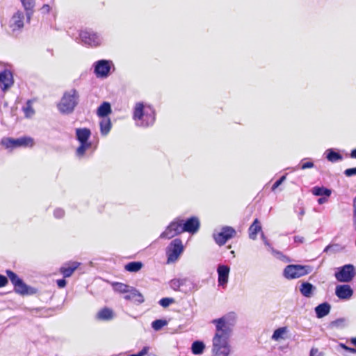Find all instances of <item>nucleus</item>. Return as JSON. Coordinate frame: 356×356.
Returning <instances> with one entry per match:
<instances>
[{"instance_id":"f257e3e1","label":"nucleus","mask_w":356,"mask_h":356,"mask_svg":"<svg viewBox=\"0 0 356 356\" xmlns=\"http://www.w3.org/2000/svg\"><path fill=\"white\" fill-rule=\"evenodd\" d=\"M200 225L197 217L191 216L187 218L178 217L168 225L165 230L161 234L160 238L170 239L184 232L193 234L197 232Z\"/></svg>"},{"instance_id":"f03ea898","label":"nucleus","mask_w":356,"mask_h":356,"mask_svg":"<svg viewBox=\"0 0 356 356\" xmlns=\"http://www.w3.org/2000/svg\"><path fill=\"white\" fill-rule=\"evenodd\" d=\"M236 323L237 315L233 312H229L220 318L213 319L211 323L216 327L213 337L229 339L232 336Z\"/></svg>"},{"instance_id":"7ed1b4c3","label":"nucleus","mask_w":356,"mask_h":356,"mask_svg":"<svg viewBox=\"0 0 356 356\" xmlns=\"http://www.w3.org/2000/svg\"><path fill=\"white\" fill-rule=\"evenodd\" d=\"M79 102V92L72 88L64 92L60 101L57 104L58 111L63 115L72 114Z\"/></svg>"},{"instance_id":"20e7f679","label":"nucleus","mask_w":356,"mask_h":356,"mask_svg":"<svg viewBox=\"0 0 356 356\" xmlns=\"http://www.w3.org/2000/svg\"><path fill=\"white\" fill-rule=\"evenodd\" d=\"M6 274L14 286V291L16 293L21 296H32L38 292V289L35 287L26 284L24 280L14 271L7 269Z\"/></svg>"},{"instance_id":"39448f33","label":"nucleus","mask_w":356,"mask_h":356,"mask_svg":"<svg viewBox=\"0 0 356 356\" xmlns=\"http://www.w3.org/2000/svg\"><path fill=\"white\" fill-rule=\"evenodd\" d=\"M211 353L212 356H229L232 353L229 339L213 337Z\"/></svg>"},{"instance_id":"423d86ee","label":"nucleus","mask_w":356,"mask_h":356,"mask_svg":"<svg viewBox=\"0 0 356 356\" xmlns=\"http://www.w3.org/2000/svg\"><path fill=\"white\" fill-rule=\"evenodd\" d=\"M1 144L6 148L14 149L17 147H33L34 140L31 136H24L19 138L7 137L1 139Z\"/></svg>"},{"instance_id":"0eeeda50","label":"nucleus","mask_w":356,"mask_h":356,"mask_svg":"<svg viewBox=\"0 0 356 356\" xmlns=\"http://www.w3.org/2000/svg\"><path fill=\"white\" fill-rule=\"evenodd\" d=\"M312 268L307 265L290 264L285 267L283 275L286 279L292 280L309 274Z\"/></svg>"},{"instance_id":"6e6552de","label":"nucleus","mask_w":356,"mask_h":356,"mask_svg":"<svg viewBox=\"0 0 356 356\" xmlns=\"http://www.w3.org/2000/svg\"><path fill=\"white\" fill-rule=\"evenodd\" d=\"M184 250L180 238L173 239L166 248L167 264L174 263L178 260Z\"/></svg>"},{"instance_id":"1a4fd4ad","label":"nucleus","mask_w":356,"mask_h":356,"mask_svg":"<svg viewBox=\"0 0 356 356\" xmlns=\"http://www.w3.org/2000/svg\"><path fill=\"white\" fill-rule=\"evenodd\" d=\"M356 275V268L353 264H345L337 268L334 273L336 280L339 282H350Z\"/></svg>"},{"instance_id":"9d476101","label":"nucleus","mask_w":356,"mask_h":356,"mask_svg":"<svg viewBox=\"0 0 356 356\" xmlns=\"http://www.w3.org/2000/svg\"><path fill=\"white\" fill-rule=\"evenodd\" d=\"M93 72L97 78L105 79L111 74V70L113 63L111 60L101 59L95 62L92 65Z\"/></svg>"},{"instance_id":"9b49d317","label":"nucleus","mask_w":356,"mask_h":356,"mask_svg":"<svg viewBox=\"0 0 356 356\" xmlns=\"http://www.w3.org/2000/svg\"><path fill=\"white\" fill-rule=\"evenodd\" d=\"M79 40L83 44L89 47H97L102 42L101 36L90 29L81 31L79 33Z\"/></svg>"},{"instance_id":"f8f14e48","label":"nucleus","mask_w":356,"mask_h":356,"mask_svg":"<svg viewBox=\"0 0 356 356\" xmlns=\"http://www.w3.org/2000/svg\"><path fill=\"white\" fill-rule=\"evenodd\" d=\"M236 234L235 229L230 226H223L218 233H213L215 242L219 245H225L229 239Z\"/></svg>"},{"instance_id":"ddd939ff","label":"nucleus","mask_w":356,"mask_h":356,"mask_svg":"<svg viewBox=\"0 0 356 356\" xmlns=\"http://www.w3.org/2000/svg\"><path fill=\"white\" fill-rule=\"evenodd\" d=\"M13 74L8 69H4L0 72V85H1V90L6 92L14 84Z\"/></svg>"},{"instance_id":"4468645a","label":"nucleus","mask_w":356,"mask_h":356,"mask_svg":"<svg viewBox=\"0 0 356 356\" xmlns=\"http://www.w3.org/2000/svg\"><path fill=\"white\" fill-rule=\"evenodd\" d=\"M353 293V289L348 284L337 285L335 288V295L341 300H349Z\"/></svg>"},{"instance_id":"2eb2a0df","label":"nucleus","mask_w":356,"mask_h":356,"mask_svg":"<svg viewBox=\"0 0 356 356\" xmlns=\"http://www.w3.org/2000/svg\"><path fill=\"white\" fill-rule=\"evenodd\" d=\"M230 268L227 265H219L217 268L218 285L225 287L228 282Z\"/></svg>"},{"instance_id":"dca6fc26","label":"nucleus","mask_w":356,"mask_h":356,"mask_svg":"<svg viewBox=\"0 0 356 356\" xmlns=\"http://www.w3.org/2000/svg\"><path fill=\"white\" fill-rule=\"evenodd\" d=\"M127 300H131L136 305L144 302L145 299L142 293L135 287L131 286L128 293L124 296Z\"/></svg>"},{"instance_id":"f3484780","label":"nucleus","mask_w":356,"mask_h":356,"mask_svg":"<svg viewBox=\"0 0 356 356\" xmlns=\"http://www.w3.org/2000/svg\"><path fill=\"white\" fill-rule=\"evenodd\" d=\"M24 14L22 11L18 10L17 11L12 17L10 20V27L13 29V31L22 29L24 27Z\"/></svg>"},{"instance_id":"a211bd4d","label":"nucleus","mask_w":356,"mask_h":356,"mask_svg":"<svg viewBox=\"0 0 356 356\" xmlns=\"http://www.w3.org/2000/svg\"><path fill=\"white\" fill-rule=\"evenodd\" d=\"M76 139L79 143H88L91 136V131L90 129L76 128L75 129Z\"/></svg>"},{"instance_id":"6ab92c4d","label":"nucleus","mask_w":356,"mask_h":356,"mask_svg":"<svg viewBox=\"0 0 356 356\" xmlns=\"http://www.w3.org/2000/svg\"><path fill=\"white\" fill-rule=\"evenodd\" d=\"M20 1L26 13V21L29 23L34 13L35 0H20Z\"/></svg>"},{"instance_id":"aec40b11","label":"nucleus","mask_w":356,"mask_h":356,"mask_svg":"<svg viewBox=\"0 0 356 356\" xmlns=\"http://www.w3.org/2000/svg\"><path fill=\"white\" fill-rule=\"evenodd\" d=\"M330 309L331 306L327 302L319 304L314 309L316 316L318 318H321L327 316L330 313Z\"/></svg>"},{"instance_id":"412c9836","label":"nucleus","mask_w":356,"mask_h":356,"mask_svg":"<svg viewBox=\"0 0 356 356\" xmlns=\"http://www.w3.org/2000/svg\"><path fill=\"white\" fill-rule=\"evenodd\" d=\"M112 113L111 105L108 102H103L97 109V115L102 118H108V115Z\"/></svg>"},{"instance_id":"4be33fe9","label":"nucleus","mask_w":356,"mask_h":356,"mask_svg":"<svg viewBox=\"0 0 356 356\" xmlns=\"http://www.w3.org/2000/svg\"><path fill=\"white\" fill-rule=\"evenodd\" d=\"M198 286L192 277H186L182 279L181 292L188 293L193 290H197Z\"/></svg>"},{"instance_id":"5701e85b","label":"nucleus","mask_w":356,"mask_h":356,"mask_svg":"<svg viewBox=\"0 0 356 356\" xmlns=\"http://www.w3.org/2000/svg\"><path fill=\"white\" fill-rule=\"evenodd\" d=\"M261 232V225L258 218H255L248 229L249 238L252 240L257 238L259 232Z\"/></svg>"},{"instance_id":"b1692460","label":"nucleus","mask_w":356,"mask_h":356,"mask_svg":"<svg viewBox=\"0 0 356 356\" xmlns=\"http://www.w3.org/2000/svg\"><path fill=\"white\" fill-rule=\"evenodd\" d=\"M79 265L80 263L77 261H74L68 266H61L60 268V272L65 278L70 277L72 275L74 272L78 268Z\"/></svg>"},{"instance_id":"393cba45","label":"nucleus","mask_w":356,"mask_h":356,"mask_svg":"<svg viewBox=\"0 0 356 356\" xmlns=\"http://www.w3.org/2000/svg\"><path fill=\"white\" fill-rule=\"evenodd\" d=\"M315 289L316 287L308 282H303L300 286V292L306 298L312 297Z\"/></svg>"},{"instance_id":"a878e982","label":"nucleus","mask_w":356,"mask_h":356,"mask_svg":"<svg viewBox=\"0 0 356 356\" xmlns=\"http://www.w3.org/2000/svg\"><path fill=\"white\" fill-rule=\"evenodd\" d=\"M143 266V263L140 261H130L124 265V270L129 273H137L142 269Z\"/></svg>"},{"instance_id":"bb28decb","label":"nucleus","mask_w":356,"mask_h":356,"mask_svg":"<svg viewBox=\"0 0 356 356\" xmlns=\"http://www.w3.org/2000/svg\"><path fill=\"white\" fill-rule=\"evenodd\" d=\"M325 158L327 161L334 163L343 159L342 155L332 148L327 149L325 152Z\"/></svg>"},{"instance_id":"cd10ccee","label":"nucleus","mask_w":356,"mask_h":356,"mask_svg":"<svg viewBox=\"0 0 356 356\" xmlns=\"http://www.w3.org/2000/svg\"><path fill=\"white\" fill-rule=\"evenodd\" d=\"M144 104L143 102L136 103L134 109L133 118L135 120H143L145 116Z\"/></svg>"},{"instance_id":"c85d7f7f","label":"nucleus","mask_w":356,"mask_h":356,"mask_svg":"<svg viewBox=\"0 0 356 356\" xmlns=\"http://www.w3.org/2000/svg\"><path fill=\"white\" fill-rule=\"evenodd\" d=\"M97 317L99 320L110 321L113 318V312L108 307H104L99 311Z\"/></svg>"},{"instance_id":"c756f323","label":"nucleus","mask_w":356,"mask_h":356,"mask_svg":"<svg viewBox=\"0 0 356 356\" xmlns=\"http://www.w3.org/2000/svg\"><path fill=\"white\" fill-rule=\"evenodd\" d=\"M312 193L315 196H325L330 197L332 194V191L330 189L325 188L324 186H314L312 188Z\"/></svg>"},{"instance_id":"7c9ffc66","label":"nucleus","mask_w":356,"mask_h":356,"mask_svg":"<svg viewBox=\"0 0 356 356\" xmlns=\"http://www.w3.org/2000/svg\"><path fill=\"white\" fill-rule=\"evenodd\" d=\"M100 132L102 136H106L111 129L112 124L109 118H103L100 122Z\"/></svg>"},{"instance_id":"2f4dec72","label":"nucleus","mask_w":356,"mask_h":356,"mask_svg":"<svg viewBox=\"0 0 356 356\" xmlns=\"http://www.w3.org/2000/svg\"><path fill=\"white\" fill-rule=\"evenodd\" d=\"M113 289L115 292H118L120 293H127L131 289V286L122 283V282H113L111 284Z\"/></svg>"},{"instance_id":"473e14b6","label":"nucleus","mask_w":356,"mask_h":356,"mask_svg":"<svg viewBox=\"0 0 356 356\" xmlns=\"http://www.w3.org/2000/svg\"><path fill=\"white\" fill-rule=\"evenodd\" d=\"M143 120H141V126L149 127L154 124L155 121V113L154 111H152L151 114L146 113Z\"/></svg>"},{"instance_id":"72a5a7b5","label":"nucleus","mask_w":356,"mask_h":356,"mask_svg":"<svg viewBox=\"0 0 356 356\" xmlns=\"http://www.w3.org/2000/svg\"><path fill=\"white\" fill-rule=\"evenodd\" d=\"M79 146L76 149V154L78 157L83 156L86 150L91 147V142L88 143H79Z\"/></svg>"},{"instance_id":"f704fd0d","label":"nucleus","mask_w":356,"mask_h":356,"mask_svg":"<svg viewBox=\"0 0 356 356\" xmlns=\"http://www.w3.org/2000/svg\"><path fill=\"white\" fill-rule=\"evenodd\" d=\"M168 325V321L164 318H159L153 321L151 323L152 328L154 331L161 330L164 326Z\"/></svg>"},{"instance_id":"c9c22d12","label":"nucleus","mask_w":356,"mask_h":356,"mask_svg":"<svg viewBox=\"0 0 356 356\" xmlns=\"http://www.w3.org/2000/svg\"><path fill=\"white\" fill-rule=\"evenodd\" d=\"M287 332L286 327H281L276 329L271 337V339L274 341H279L281 339H283V335L286 334Z\"/></svg>"},{"instance_id":"e433bc0d","label":"nucleus","mask_w":356,"mask_h":356,"mask_svg":"<svg viewBox=\"0 0 356 356\" xmlns=\"http://www.w3.org/2000/svg\"><path fill=\"white\" fill-rule=\"evenodd\" d=\"M170 287L175 291H181L182 279L174 278L169 282Z\"/></svg>"},{"instance_id":"4c0bfd02","label":"nucleus","mask_w":356,"mask_h":356,"mask_svg":"<svg viewBox=\"0 0 356 356\" xmlns=\"http://www.w3.org/2000/svg\"><path fill=\"white\" fill-rule=\"evenodd\" d=\"M175 302L173 298L165 297L160 299L159 304L163 308L168 307L171 304Z\"/></svg>"},{"instance_id":"58836bf2","label":"nucleus","mask_w":356,"mask_h":356,"mask_svg":"<svg viewBox=\"0 0 356 356\" xmlns=\"http://www.w3.org/2000/svg\"><path fill=\"white\" fill-rule=\"evenodd\" d=\"M191 351L195 355H200V340H196L192 343Z\"/></svg>"},{"instance_id":"ea45409f","label":"nucleus","mask_w":356,"mask_h":356,"mask_svg":"<svg viewBox=\"0 0 356 356\" xmlns=\"http://www.w3.org/2000/svg\"><path fill=\"white\" fill-rule=\"evenodd\" d=\"M343 174L348 177L356 176V167L346 169Z\"/></svg>"},{"instance_id":"a19ab883","label":"nucleus","mask_w":356,"mask_h":356,"mask_svg":"<svg viewBox=\"0 0 356 356\" xmlns=\"http://www.w3.org/2000/svg\"><path fill=\"white\" fill-rule=\"evenodd\" d=\"M286 175L282 176L279 179H277L272 186V191H275L277 187H279L286 179Z\"/></svg>"},{"instance_id":"79ce46f5","label":"nucleus","mask_w":356,"mask_h":356,"mask_svg":"<svg viewBox=\"0 0 356 356\" xmlns=\"http://www.w3.org/2000/svg\"><path fill=\"white\" fill-rule=\"evenodd\" d=\"M54 216L56 218H62L65 216V211L63 209L57 208L54 211Z\"/></svg>"},{"instance_id":"37998d69","label":"nucleus","mask_w":356,"mask_h":356,"mask_svg":"<svg viewBox=\"0 0 356 356\" xmlns=\"http://www.w3.org/2000/svg\"><path fill=\"white\" fill-rule=\"evenodd\" d=\"M8 280H10L7 275L0 274V288L6 286L8 284Z\"/></svg>"},{"instance_id":"c03bdc74","label":"nucleus","mask_w":356,"mask_h":356,"mask_svg":"<svg viewBox=\"0 0 356 356\" xmlns=\"http://www.w3.org/2000/svg\"><path fill=\"white\" fill-rule=\"evenodd\" d=\"M149 350V346H144L139 352L134 353L135 356H145L148 353Z\"/></svg>"},{"instance_id":"a18cd8bd","label":"nucleus","mask_w":356,"mask_h":356,"mask_svg":"<svg viewBox=\"0 0 356 356\" xmlns=\"http://www.w3.org/2000/svg\"><path fill=\"white\" fill-rule=\"evenodd\" d=\"M56 284L59 289H63L67 285V281L65 278L63 277L62 279H58L56 280Z\"/></svg>"},{"instance_id":"49530a36","label":"nucleus","mask_w":356,"mask_h":356,"mask_svg":"<svg viewBox=\"0 0 356 356\" xmlns=\"http://www.w3.org/2000/svg\"><path fill=\"white\" fill-rule=\"evenodd\" d=\"M24 111L26 117H29L31 115L34 114L33 108L29 105L24 108Z\"/></svg>"},{"instance_id":"de8ad7c7","label":"nucleus","mask_w":356,"mask_h":356,"mask_svg":"<svg viewBox=\"0 0 356 356\" xmlns=\"http://www.w3.org/2000/svg\"><path fill=\"white\" fill-rule=\"evenodd\" d=\"M345 320L343 318H338L332 322V326L334 327H342Z\"/></svg>"},{"instance_id":"09e8293b","label":"nucleus","mask_w":356,"mask_h":356,"mask_svg":"<svg viewBox=\"0 0 356 356\" xmlns=\"http://www.w3.org/2000/svg\"><path fill=\"white\" fill-rule=\"evenodd\" d=\"M314 163L312 162V161H307V162H304V163H302L301 164V166H300V168L302 170H305V169H307V168H312L314 167Z\"/></svg>"},{"instance_id":"8fccbe9b","label":"nucleus","mask_w":356,"mask_h":356,"mask_svg":"<svg viewBox=\"0 0 356 356\" xmlns=\"http://www.w3.org/2000/svg\"><path fill=\"white\" fill-rule=\"evenodd\" d=\"M342 250V247L339 244H332L331 252L336 253L339 252Z\"/></svg>"},{"instance_id":"3c124183","label":"nucleus","mask_w":356,"mask_h":356,"mask_svg":"<svg viewBox=\"0 0 356 356\" xmlns=\"http://www.w3.org/2000/svg\"><path fill=\"white\" fill-rule=\"evenodd\" d=\"M261 238L264 245L266 246H267L268 249H270L272 247V245L263 232L261 233Z\"/></svg>"},{"instance_id":"603ef678","label":"nucleus","mask_w":356,"mask_h":356,"mask_svg":"<svg viewBox=\"0 0 356 356\" xmlns=\"http://www.w3.org/2000/svg\"><path fill=\"white\" fill-rule=\"evenodd\" d=\"M41 11L42 13H48L50 11V6L48 4H44L41 8Z\"/></svg>"},{"instance_id":"864d4df0","label":"nucleus","mask_w":356,"mask_h":356,"mask_svg":"<svg viewBox=\"0 0 356 356\" xmlns=\"http://www.w3.org/2000/svg\"><path fill=\"white\" fill-rule=\"evenodd\" d=\"M293 239L296 243H302L305 241L304 237L300 236H295Z\"/></svg>"},{"instance_id":"5fc2aeb1","label":"nucleus","mask_w":356,"mask_h":356,"mask_svg":"<svg viewBox=\"0 0 356 356\" xmlns=\"http://www.w3.org/2000/svg\"><path fill=\"white\" fill-rule=\"evenodd\" d=\"M327 197H325V196H322V197H319L318 199V203L319 204H323L325 203L327 201Z\"/></svg>"},{"instance_id":"6e6d98bb","label":"nucleus","mask_w":356,"mask_h":356,"mask_svg":"<svg viewBox=\"0 0 356 356\" xmlns=\"http://www.w3.org/2000/svg\"><path fill=\"white\" fill-rule=\"evenodd\" d=\"M268 250H270L272 253L275 255H282V252L275 250L273 246Z\"/></svg>"},{"instance_id":"4d7b16f0","label":"nucleus","mask_w":356,"mask_h":356,"mask_svg":"<svg viewBox=\"0 0 356 356\" xmlns=\"http://www.w3.org/2000/svg\"><path fill=\"white\" fill-rule=\"evenodd\" d=\"M350 157L356 159V148L353 149L350 153Z\"/></svg>"},{"instance_id":"13d9d810","label":"nucleus","mask_w":356,"mask_h":356,"mask_svg":"<svg viewBox=\"0 0 356 356\" xmlns=\"http://www.w3.org/2000/svg\"><path fill=\"white\" fill-rule=\"evenodd\" d=\"M331 249H332V244H330L328 245H327L324 250H323V252H331Z\"/></svg>"},{"instance_id":"bf43d9fd","label":"nucleus","mask_w":356,"mask_h":356,"mask_svg":"<svg viewBox=\"0 0 356 356\" xmlns=\"http://www.w3.org/2000/svg\"><path fill=\"white\" fill-rule=\"evenodd\" d=\"M318 353V349L312 348L310 350V356H314Z\"/></svg>"},{"instance_id":"052dcab7","label":"nucleus","mask_w":356,"mask_h":356,"mask_svg":"<svg viewBox=\"0 0 356 356\" xmlns=\"http://www.w3.org/2000/svg\"><path fill=\"white\" fill-rule=\"evenodd\" d=\"M347 351L351 353H356V349L354 348L348 347V348H347Z\"/></svg>"},{"instance_id":"680f3d73","label":"nucleus","mask_w":356,"mask_h":356,"mask_svg":"<svg viewBox=\"0 0 356 356\" xmlns=\"http://www.w3.org/2000/svg\"><path fill=\"white\" fill-rule=\"evenodd\" d=\"M339 346L345 350L347 351V348H348V346H347L346 344L344 343H340Z\"/></svg>"},{"instance_id":"e2e57ef3","label":"nucleus","mask_w":356,"mask_h":356,"mask_svg":"<svg viewBox=\"0 0 356 356\" xmlns=\"http://www.w3.org/2000/svg\"><path fill=\"white\" fill-rule=\"evenodd\" d=\"M350 342L356 347V337L352 338L350 339Z\"/></svg>"},{"instance_id":"0e129e2a","label":"nucleus","mask_w":356,"mask_h":356,"mask_svg":"<svg viewBox=\"0 0 356 356\" xmlns=\"http://www.w3.org/2000/svg\"><path fill=\"white\" fill-rule=\"evenodd\" d=\"M353 217H356V206L354 205Z\"/></svg>"},{"instance_id":"69168bd1","label":"nucleus","mask_w":356,"mask_h":356,"mask_svg":"<svg viewBox=\"0 0 356 356\" xmlns=\"http://www.w3.org/2000/svg\"><path fill=\"white\" fill-rule=\"evenodd\" d=\"M304 214H305V211H304V209H301V211H300L299 215H300V216H303Z\"/></svg>"},{"instance_id":"338daca9","label":"nucleus","mask_w":356,"mask_h":356,"mask_svg":"<svg viewBox=\"0 0 356 356\" xmlns=\"http://www.w3.org/2000/svg\"><path fill=\"white\" fill-rule=\"evenodd\" d=\"M204 348H205V345H204V343L202 341V353H203Z\"/></svg>"},{"instance_id":"774afa93","label":"nucleus","mask_w":356,"mask_h":356,"mask_svg":"<svg viewBox=\"0 0 356 356\" xmlns=\"http://www.w3.org/2000/svg\"><path fill=\"white\" fill-rule=\"evenodd\" d=\"M353 224H354V226L356 229V217H353Z\"/></svg>"}]
</instances>
